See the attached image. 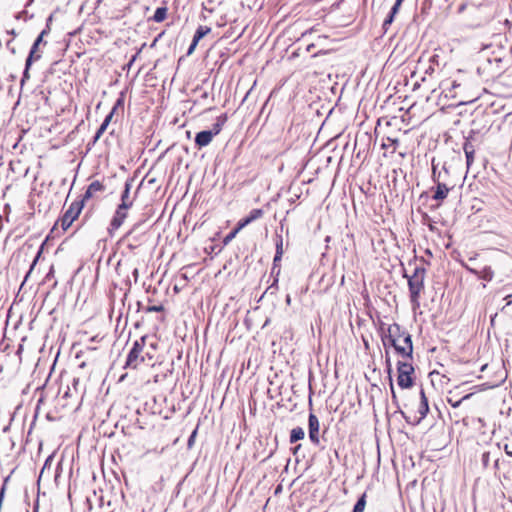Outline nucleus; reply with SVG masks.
<instances>
[{"instance_id":"4be33fe9","label":"nucleus","mask_w":512,"mask_h":512,"mask_svg":"<svg viewBox=\"0 0 512 512\" xmlns=\"http://www.w3.org/2000/svg\"><path fill=\"white\" fill-rule=\"evenodd\" d=\"M366 506V494H362V496L358 499L357 503L354 506L353 512H363Z\"/></svg>"},{"instance_id":"ea45409f","label":"nucleus","mask_w":512,"mask_h":512,"mask_svg":"<svg viewBox=\"0 0 512 512\" xmlns=\"http://www.w3.org/2000/svg\"><path fill=\"white\" fill-rule=\"evenodd\" d=\"M22 352H23V346H22V345H20V346H19V348H18V350H17V354H18L19 356H21Z\"/></svg>"},{"instance_id":"b1692460","label":"nucleus","mask_w":512,"mask_h":512,"mask_svg":"<svg viewBox=\"0 0 512 512\" xmlns=\"http://www.w3.org/2000/svg\"><path fill=\"white\" fill-rule=\"evenodd\" d=\"M129 192H130V185L126 184L125 190L122 194V203L120 205H125V207H130L132 205V201L129 200Z\"/></svg>"},{"instance_id":"a18cd8bd","label":"nucleus","mask_w":512,"mask_h":512,"mask_svg":"<svg viewBox=\"0 0 512 512\" xmlns=\"http://www.w3.org/2000/svg\"><path fill=\"white\" fill-rule=\"evenodd\" d=\"M31 432H32V425L28 429V432H27L28 436L31 434Z\"/></svg>"},{"instance_id":"423d86ee","label":"nucleus","mask_w":512,"mask_h":512,"mask_svg":"<svg viewBox=\"0 0 512 512\" xmlns=\"http://www.w3.org/2000/svg\"><path fill=\"white\" fill-rule=\"evenodd\" d=\"M216 135H217V131H209V130L201 131V132L197 133V135L195 137V143L199 148L205 147L212 142L214 136H216Z\"/></svg>"},{"instance_id":"f704fd0d","label":"nucleus","mask_w":512,"mask_h":512,"mask_svg":"<svg viewBox=\"0 0 512 512\" xmlns=\"http://www.w3.org/2000/svg\"><path fill=\"white\" fill-rule=\"evenodd\" d=\"M394 17L395 16H392V13L390 12L389 16L385 19L383 26L386 27L387 25H390L393 22Z\"/></svg>"},{"instance_id":"2eb2a0df","label":"nucleus","mask_w":512,"mask_h":512,"mask_svg":"<svg viewBox=\"0 0 512 512\" xmlns=\"http://www.w3.org/2000/svg\"><path fill=\"white\" fill-rule=\"evenodd\" d=\"M448 192L449 188L445 184L438 183L433 198L439 201L443 200L447 197Z\"/></svg>"},{"instance_id":"09e8293b","label":"nucleus","mask_w":512,"mask_h":512,"mask_svg":"<svg viewBox=\"0 0 512 512\" xmlns=\"http://www.w3.org/2000/svg\"><path fill=\"white\" fill-rule=\"evenodd\" d=\"M453 87H457V84L455 82L452 83Z\"/></svg>"},{"instance_id":"cd10ccee","label":"nucleus","mask_w":512,"mask_h":512,"mask_svg":"<svg viewBox=\"0 0 512 512\" xmlns=\"http://www.w3.org/2000/svg\"><path fill=\"white\" fill-rule=\"evenodd\" d=\"M249 224H250L249 220L245 217V218L241 219V220L238 222V224H237V227H236V228H237V230H238V231H240V230H242L244 227H246V226H247V225H249Z\"/></svg>"},{"instance_id":"603ef678","label":"nucleus","mask_w":512,"mask_h":512,"mask_svg":"<svg viewBox=\"0 0 512 512\" xmlns=\"http://www.w3.org/2000/svg\"><path fill=\"white\" fill-rule=\"evenodd\" d=\"M29 2H31L32 0H28Z\"/></svg>"},{"instance_id":"2f4dec72","label":"nucleus","mask_w":512,"mask_h":512,"mask_svg":"<svg viewBox=\"0 0 512 512\" xmlns=\"http://www.w3.org/2000/svg\"><path fill=\"white\" fill-rule=\"evenodd\" d=\"M162 310H163V306H161V305H159V306L154 305V306L147 307L148 312H160Z\"/></svg>"},{"instance_id":"4c0bfd02","label":"nucleus","mask_w":512,"mask_h":512,"mask_svg":"<svg viewBox=\"0 0 512 512\" xmlns=\"http://www.w3.org/2000/svg\"><path fill=\"white\" fill-rule=\"evenodd\" d=\"M221 130V125L219 123H216L214 125V129L212 131H217V134L220 132Z\"/></svg>"},{"instance_id":"f3484780","label":"nucleus","mask_w":512,"mask_h":512,"mask_svg":"<svg viewBox=\"0 0 512 512\" xmlns=\"http://www.w3.org/2000/svg\"><path fill=\"white\" fill-rule=\"evenodd\" d=\"M210 31H211V29L207 26H199L198 29L196 30V33H195L193 39L195 40V42H199Z\"/></svg>"},{"instance_id":"c85d7f7f","label":"nucleus","mask_w":512,"mask_h":512,"mask_svg":"<svg viewBox=\"0 0 512 512\" xmlns=\"http://www.w3.org/2000/svg\"><path fill=\"white\" fill-rule=\"evenodd\" d=\"M239 233V231L237 230V228H235L233 231H231L224 239V243L227 244L229 241H231L237 234Z\"/></svg>"},{"instance_id":"a211bd4d","label":"nucleus","mask_w":512,"mask_h":512,"mask_svg":"<svg viewBox=\"0 0 512 512\" xmlns=\"http://www.w3.org/2000/svg\"><path fill=\"white\" fill-rule=\"evenodd\" d=\"M166 15H167V8L159 7L156 9V11L154 13L153 20L158 23L162 22L166 18Z\"/></svg>"},{"instance_id":"37998d69","label":"nucleus","mask_w":512,"mask_h":512,"mask_svg":"<svg viewBox=\"0 0 512 512\" xmlns=\"http://www.w3.org/2000/svg\"><path fill=\"white\" fill-rule=\"evenodd\" d=\"M282 256H278V254L276 253L275 254V257H274V262H277L281 259Z\"/></svg>"},{"instance_id":"7c9ffc66","label":"nucleus","mask_w":512,"mask_h":512,"mask_svg":"<svg viewBox=\"0 0 512 512\" xmlns=\"http://www.w3.org/2000/svg\"><path fill=\"white\" fill-rule=\"evenodd\" d=\"M430 62L432 64H435L437 66L440 65V57L437 53H434L431 57H430Z\"/></svg>"},{"instance_id":"412c9836","label":"nucleus","mask_w":512,"mask_h":512,"mask_svg":"<svg viewBox=\"0 0 512 512\" xmlns=\"http://www.w3.org/2000/svg\"><path fill=\"white\" fill-rule=\"evenodd\" d=\"M399 143V140L397 138H391L387 137L385 141L382 143L383 149H388L389 147H393V152L396 150V147Z\"/></svg>"},{"instance_id":"f8f14e48","label":"nucleus","mask_w":512,"mask_h":512,"mask_svg":"<svg viewBox=\"0 0 512 512\" xmlns=\"http://www.w3.org/2000/svg\"><path fill=\"white\" fill-rule=\"evenodd\" d=\"M420 396H421V401H420V405L418 408V413L420 415L419 420L425 418V416L427 415V413L429 411L428 400H427V397L425 396L423 389L420 392Z\"/></svg>"},{"instance_id":"6e6552de","label":"nucleus","mask_w":512,"mask_h":512,"mask_svg":"<svg viewBox=\"0 0 512 512\" xmlns=\"http://www.w3.org/2000/svg\"><path fill=\"white\" fill-rule=\"evenodd\" d=\"M128 209L129 208L125 207V205H119L110 224L112 229H118L123 224L127 217Z\"/></svg>"},{"instance_id":"58836bf2","label":"nucleus","mask_w":512,"mask_h":512,"mask_svg":"<svg viewBox=\"0 0 512 512\" xmlns=\"http://www.w3.org/2000/svg\"><path fill=\"white\" fill-rule=\"evenodd\" d=\"M195 434H196V431H194L192 433V435L190 436L189 440H188V445L191 446L192 445V442H193V439L195 437Z\"/></svg>"},{"instance_id":"de8ad7c7","label":"nucleus","mask_w":512,"mask_h":512,"mask_svg":"<svg viewBox=\"0 0 512 512\" xmlns=\"http://www.w3.org/2000/svg\"><path fill=\"white\" fill-rule=\"evenodd\" d=\"M42 401H43V398H42V396H41V397L38 399V405H39L40 403H42Z\"/></svg>"},{"instance_id":"dca6fc26","label":"nucleus","mask_w":512,"mask_h":512,"mask_svg":"<svg viewBox=\"0 0 512 512\" xmlns=\"http://www.w3.org/2000/svg\"><path fill=\"white\" fill-rule=\"evenodd\" d=\"M304 436H305V432L301 427L293 428L291 430V434H290V442L291 443L297 442L298 440L303 439Z\"/></svg>"},{"instance_id":"7ed1b4c3","label":"nucleus","mask_w":512,"mask_h":512,"mask_svg":"<svg viewBox=\"0 0 512 512\" xmlns=\"http://www.w3.org/2000/svg\"><path fill=\"white\" fill-rule=\"evenodd\" d=\"M145 341L146 338L141 337L139 340L134 342L126 360V367L136 369L145 361V355H148V352H144Z\"/></svg>"},{"instance_id":"bb28decb","label":"nucleus","mask_w":512,"mask_h":512,"mask_svg":"<svg viewBox=\"0 0 512 512\" xmlns=\"http://www.w3.org/2000/svg\"><path fill=\"white\" fill-rule=\"evenodd\" d=\"M471 396V394H468V395H465L462 399L460 400H457V401H453L451 398H448L447 401L448 403L454 407V408H457L460 406L461 402L465 399H468L469 397Z\"/></svg>"},{"instance_id":"72a5a7b5","label":"nucleus","mask_w":512,"mask_h":512,"mask_svg":"<svg viewBox=\"0 0 512 512\" xmlns=\"http://www.w3.org/2000/svg\"><path fill=\"white\" fill-rule=\"evenodd\" d=\"M394 17L395 16H392V13L390 12L389 16L385 19L383 26L386 27L387 25H390L393 22Z\"/></svg>"},{"instance_id":"c9c22d12","label":"nucleus","mask_w":512,"mask_h":512,"mask_svg":"<svg viewBox=\"0 0 512 512\" xmlns=\"http://www.w3.org/2000/svg\"><path fill=\"white\" fill-rule=\"evenodd\" d=\"M198 42H195V40L193 39L189 49H188V55L192 54L193 51L195 50L196 46H197Z\"/></svg>"},{"instance_id":"393cba45","label":"nucleus","mask_w":512,"mask_h":512,"mask_svg":"<svg viewBox=\"0 0 512 512\" xmlns=\"http://www.w3.org/2000/svg\"><path fill=\"white\" fill-rule=\"evenodd\" d=\"M263 216V210L262 209H253L249 215L246 217L250 223L253 221L261 218Z\"/></svg>"},{"instance_id":"a19ab883","label":"nucleus","mask_w":512,"mask_h":512,"mask_svg":"<svg viewBox=\"0 0 512 512\" xmlns=\"http://www.w3.org/2000/svg\"><path fill=\"white\" fill-rule=\"evenodd\" d=\"M300 448H301V445H300V444H299V445H297V446L294 448L293 453H294V454H296V453L299 451V449H300Z\"/></svg>"},{"instance_id":"20e7f679","label":"nucleus","mask_w":512,"mask_h":512,"mask_svg":"<svg viewBox=\"0 0 512 512\" xmlns=\"http://www.w3.org/2000/svg\"><path fill=\"white\" fill-rule=\"evenodd\" d=\"M398 378L397 383L402 389H408L413 385L411 375L414 373V367L411 363L399 361L397 364Z\"/></svg>"},{"instance_id":"1a4fd4ad","label":"nucleus","mask_w":512,"mask_h":512,"mask_svg":"<svg viewBox=\"0 0 512 512\" xmlns=\"http://www.w3.org/2000/svg\"><path fill=\"white\" fill-rule=\"evenodd\" d=\"M408 285L411 293V299L412 301H416L423 288V279L418 276H414L409 280Z\"/></svg>"},{"instance_id":"c03bdc74","label":"nucleus","mask_w":512,"mask_h":512,"mask_svg":"<svg viewBox=\"0 0 512 512\" xmlns=\"http://www.w3.org/2000/svg\"><path fill=\"white\" fill-rule=\"evenodd\" d=\"M40 253H41V251L38 253V255H40ZM38 257H39V256H37V257H36V258H34V260H33L34 266L36 265V262H37V258H38Z\"/></svg>"},{"instance_id":"4468645a","label":"nucleus","mask_w":512,"mask_h":512,"mask_svg":"<svg viewBox=\"0 0 512 512\" xmlns=\"http://www.w3.org/2000/svg\"><path fill=\"white\" fill-rule=\"evenodd\" d=\"M102 190H103V185L99 181L92 182L88 186V188H87V190L85 192L84 200L92 197L96 192H99V191H102Z\"/></svg>"},{"instance_id":"e433bc0d","label":"nucleus","mask_w":512,"mask_h":512,"mask_svg":"<svg viewBox=\"0 0 512 512\" xmlns=\"http://www.w3.org/2000/svg\"><path fill=\"white\" fill-rule=\"evenodd\" d=\"M505 452L507 455L512 456V446L505 445Z\"/></svg>"},{"instance_id":"9b49d317","label":"nucleus","mask_w":512,"mask_h":512,"mask_svg":"<svg viewBox=\"0 0 512 512\" xmlns=\"http://www.w3.org/2000/svg\"><path fill=\"white\" fill-rule=\"evenodd\" d=\"M463 150H464V153L466 156V164H467V167L469 168L474 161V154H475L474 146L469 141H466L463 145Z\"/></svg>"},{"instance_id":"79ce46f5","label":"nucleus","mask_w":512,"mask_h":512,"mask_svg":"<svg viewBox=\"0 0 512 512\" xmlns=\"http://www.w3.org/2000/svg\"><path fill=\"white\" fill-rule=\"evenodd\" d=\"M390 386H391L392 396H393V398H395L396 395H395V392H394V388H393V383L392 382L390 383Z\"/></svg>"},{"instance_id":"39448f33","label":"nucleus","mask_w":512,"mask_h":512,"mask_svg":"<svg viewBox=\"0 0 512 512\" xmlns=\"http://www.w3.org/2000/svg\"><path fill=\"white\" fill-rule=\"evenodd\" d=\"M83 207V200L81 202H74L69 209L64 213L61 219V227L67 230L72 223L78 218Z\"/></svg>"},{"instance_id":"8fccbe9b","label":"nucleus","mask_w":512,"mask_h":512,"mask_svg":"<svg viewBox=\"0 0 512 512\" xmlns=\"http://www.w3.org/2000/svg\"><path fill=\"white\" fill-rule=\"evenodd\" d=\"M147 356H148V358H149V359H152V356H151V355H149V354H148Z\"/></svg>"},{"instance_id":"0eeeda50","label":"nucleus","mask_w":512,"mask_h":512,"mask_svg":"<svg viewBox=\"0 0 512 512\" xmlns=\"http://www.w3.org/2000/svg\"><path fill=\"white\" fill-rule=\"evenodd\" d=\"M309 438L314 444H319V420L314 414L309 415Z\"/></svg>"},{"instance_id":"9d476101","label":"nucleus","mask_w":512,"mask_h":512,"mask_svg":"<svg viewBox=\"0 0 512 512\" xmlns=\"http://www.w3.org/2000/svg\"><path fill=\"white\" fill-rule=\"evenodd\" d=\"M32 245L25 243L22 247L18 249L16 254L14 255L15 262L17 264L26 263L29 261L30 251Z\"/></svg>"},{"instance_id":"6ab92c4d","label":"nucleus","mask_w":512,"mask_h":512,"mask_svg":"<svg viewBox=\"0 0 512 512\" xmlns=\"http://www.w3.org/2000/svg\"><path fill=\"white\" fill-rule=\"evenodd\" d=\"M31 65H32V49L29 51L27 58H26V66H25V70L23 73L22 84L24 83L25 80L29 79V69H30Z\"/></svg>"},{"instance_id":"aec40b11","label":"nucleus","mask_w":512,"mask_h":512,"mask_svg":"<svg viewBox=\"0 0 512 512\" xmlns=\"http://www.w3.org/2000/svg\"><path fill=\"white\" fill-rule=\"evenodd\" d=\"M31 273H32V263H30L28 272L26 273V276H25V278H24V280H23V282H22V284L20 286L19 294L20 293L26 294V293L29 292L30 287L27 288V283H28V278H29Z\"/></svg>"},{"instance_id":"49530a36","label":"nucleus","mask_w":512,"mask_h":512,"mask_svg":"<svg viewBox=\"0 0 512 512\" xmlns=\"http://www.w3.org/2000/svg\"><path fill=\"white\" fill-rule=\"evenodd\" d=\"M290 301H291V299H290V296L288 295V296L286 297V302L289 304V303H290Z\"/></svg>"},{"instance_id":"ddd939ff","label":"nucleus","mask_w":512,"mask_h":512,"mask_svg":"<svg viewBox=\"0 0 512 512\" xmlns=\"http://www.w3.org/2000/svg\"><path fill=\"white\" fill-rule=\"evenodd\" d=\"M470 271L486 281L492 280L493 275H494L491 267H488V266L483 267L481 270L470 269Z\"/></svg>"},{"instance_id":"f257e3e1","label":"nucleus","mask_w":512,"mask_h":512,"mask_svg":"<svg viewBox=\"0 0 512 512\" xmlns=\"http://www.w3.org/2000/svg\"><path fill=\"white\" fill-rule=\"evenodd\" d=\"M383 343L384 345L389 343L403 357H412L413 345L411 335L403 333V338L401 339L400 326L398 324L389 326L388 334L384 336Z\"/></svg>"},{"instance_id":"473e14b6","label":"nucleus","mask_w":512,"mask_h":512,"mask_svg":"<svg viewBox=\"0 0 512 512\" xmlns=\"http://www.w3.org/2000/svg\"><path fill=\"white\" fill-rule=\"evenodd\" d=\"M45 33H46V31H45V30H43V31L41 32V34L38 36V38L36 39V41L34 42V50L36 49V47L38 46V44L42 42V39H43V36H44V34H45Z\"/></svg>"},{"instance_id":"f03ea898","label":"nucleus","mask_w":512,"mask_h":512,"mask_svg":"<svg viewBox=\"0 0 512 512\" xmlns=\"http://www.w3.org/2000/svg\"><path fill=\"white\" fill-rule=\"evenodd\" d=\"M13 149L18 151L20 155L11 160V169L19 173L23 172L24 175H26L30 169V152L27 149V142H24L23 135L19 137V140L15 143Z\"/></svg>"},{"instance_id":"5701e85b","label":"nucleus","mask_w":512,"mask_h":512,"mask_svg":"<svg viewBox=\"0 0 512 512\" xmlns=\"http://www.w3.org/2000/svg\"><path fill=\"white\" fill-rule=\"evenodd\" d=\"M112 118V115H108L105 120L103 121V123L101 124V126L99 127L98 131L96 132V135H95V140H98L100 138V136L104 133V131L106 130L110 120Z\"/></svg>"},{"instance_id":"3c124183","label":"nucleus","mask_w":512,"mask_h":512,"mask_svg":"<svg viewBox=\"0 0 512 512\" xmlns=\"http://www.w3.org/2000/svg\"><path fill=\"white\" fill-rule=\"evenodd\" d=\"M147 356H148V358H149V359H152V356H151V355H149V354H148Z\"/></svg>"},{"instance_id":"c756f323","label":"nucleus","mask_w":512,"mask_h":512,"mask_svg":"<svg viewBox=\"0 0 512 512\" xmlns=\"http://www.w3.org/2000/svg\"><path fill=\"white\" fill-rule=\"evenodd\" d=\"M402 2L403 1L396 0L395 4L393 5V7L391 9L392 16H395L398 13Z\"/></svg>"},{"instance_id":"a878e982","label":"nucleus","mask_w":512,"mask_h":512,"mask_svg":"<svg viewBox=\"0 0 512 512\" xmlns=\"http://www.w3.org/2000/svg\"><path fill=\"white\" fill-rule=\"evenodd\" d=\"M276 253L278 254V256L283 255V239L280 235L277 236Z\"/></svg>"}]
</instances>
